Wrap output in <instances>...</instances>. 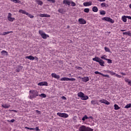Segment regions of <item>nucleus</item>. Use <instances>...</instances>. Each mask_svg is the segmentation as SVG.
Returning <instances> with one entry per match:
<instances>
[{
	"label": "nucleus",
	"mask_w": 131,
	"mask_h": 131,
	"mask_svg": "<svg viewBox=\"0 0 131 131\" xmlns=\"http://www.w3.org/2000/svg\"><path fill=\"white\" fill-rule=\"evenodd\" d=\"M106 61H107L108 64H112V60H111L110 59L107 58Z\"/></svg>",
	"instance_id": "37"
},
{
	"label": "nucleus",
	"mask_w": 131,
	"mask_h": 131,
	"mask_svg": "<svg viewBox=\"0 0 131 131\" xmlns=\"http://www.w3.org/2000/svg\"><path fill=\"white\" fill-rule=\"evenodd\" d=\"M82 81L83 82H88L90 80V78L89 77H84L81 78Z\"/></svg>",
	"instance_id": "12"
},
{
	"label": "nucleus",
	"mask_w": 131,
	"mask_h": 131,
	"mask_svg": "<svg viewBox=\"0 0 131 131\" xmlns=\"http://www.w3.org/2000/svg\"><path fill=\"white\" fill-rule=\"evenodd\" d=\"M99 101L101 103L105 104V105H110V102L104 99H101Z\"/></svg>",
	"instance_id": "9"
},
{
	"label": "nucleus",
	"mask_w": 131,
	"mask_h": 131,
	"mask_svg": "<svg viewBox=\"0 0 131 131\" xmlns=\"http://www.w3.org/2000/svg\"><path fill=\"white\" fill-rule=\"evenodd\" d=\"M7 19L8 21L10 22H13L14 21V20H15V18L12 17V13H9L8 15L7 16Z\"/></svg>",
	"instance_id": "8"
},
{
	"label": "nucleus",
	"mask_w": 131,
	"mask_h": 131,
	"mask_svg": "<svg viewBox=\"0 0 131 131\" xmlns=\"http://www.w3.org/2000/svg\"><path fill=\"white\" fill-rule=\"evenodd\" d=\"M2 107H3V108H10V107H11V105H10V104H2Z\"/></svg>",
	"instance_id": "24"
},
{
	"label": "nucleus",
	"mask_w": 131,
	"mask_h": 131,
	"mask_svg": "<svg viewBox=\"0 0 131 131\" xmlns=\"http://www.w3.org/2000/svg\"><path fill=\"white\" fill-rule=\"evenodd\" d=\"M100 15H106V11L102 10L100 12Z\"/></svg>",
	"instance_id": "35"
},
{
	"label": "nucleus",
	"mask_w": 131,
	"mask_h": 131,
	"mask_svg": "<svg viewBox=\"0 0 131 131\" xmlns=\"http://www.w3.org/2000/svg\"><path fill=\"white\" fill-rule=\"evenodd\" d=\"M78 22L79 24H81L82 25H83L84 24H86V21L84 20V19L81 18H79Z\"/></svg>",
	"instance_id": "10"
},
{
	"label": "nucleus",
	"mask_w": 131,
	"mask_h": 131,
	"mask_svg": "<svg viewBox=\"0 0 131 131\" xmlns=\"http://www.w3.org/2000/svg\"><path fill=\"white\" fill-rule=\"evenodd\" d=\"M84 12L85 13H89L90 12V9L89 8H85L84 10Z\"/></svg>",
	"instance_id": "42"
},
{
	"label": "nucleus",
	"mask_w": 131,
	"mask_h": 131,
	"mask_svg": "<svg viewBox=\"0 0 131 131\" xmlns=\"http://www.w3.org/2000/svg\"><path fill=\"white\" fill-rule=\"evenodd\" d=\"M128 19H130V20H131V16H128Z\"/></svg>",
	"instance_id": "58"
},
{
	"label": "nucleus",
	"mask_w": 131,
	"mask_h": 131,
	"mask_svg": "<svg viewBox=\"0 0 131 131\" xmlns=\"http://www.w3.org/2000/svg\"><path fill=\"white\" fill-rule=\"evenodd\" d=\"M18 12L19 13H21V14H24L25 15H28V12H26L25 10H23L22 9H20Z\"/></svg>",
	"instance_id": "20"
},
{
	"label": "nucleus",
	"mask_w": 131,
	"mask_h": 131,
	"mask_svg": "<svg viewBox=\"0 0 131 131\" xmlns=\"http://www.w3.org/2000/svg\"><path fill=\"white\" fill-rule=\"evenodd\" d=\"M69 77H71V74H69Z\"/></svg>",
	"instance_id": "60"
},
{
	"label": "nucleus",
	"mask_w": 131,
	"mask_h": 131,
	"mask_svg": "<svg viewBox=\"0 0 131 131\" xmlns=\"http://www.w3.org/2000/svg\"><path fill=\"white\" fill-rule=\"evenodd\" d=\"M39 16L41 18H43V17L49 18L51 16L50 15L47 14H40L39 15Z\"/></svg>",
	"instance_id": "14"
},
{
	"label": "nucleus",
	"mask_w": 131,
	"mask_h": 131,
	"mask_svg": "<svg viewBox=\"0 0 131 131\" xmlns=\"http://www.w3.org/2000/svg\"><path fill=\"white\" fill-rule=\"evenodd\" d=\"M91 103L93 104V105H96L97 104L98 105V102H97V100H93L91 101Z\"/></svg>",
	"instance_id": "29"
},
{
	"label": "nucleus",
	"mask_w": 131,
	"mask_h": 131,
	"mask_svg": "<svg viewBox=\"0 0 131 131\" xmlns=\"http://www.w3.org/2000/svg\"><path fill=\"white\" fill-rule=\"evenodd\" d=\"M27 129H30V130H34V128H29L28 127H25Z\"/></svg>",
	"instance_id": "44"
},
{
	"label": "nucleus",
	"mask_w": 131,
	"mask_h": 131,
	"mask_svg": "<svg viewBox=\"0 0 131 131\" xmlns=\"http://www.w3.org/2000/svg\"><path fill=\"white\" fill-rule=\"evenodd\" d=\"M124 80L125 81V82H128V81H129L130 80H129V79L127 78H125L124 79Z\"/></svg>",
	"instance_id": "45"
},
{
	"label": "nucleus",
	"mask_w": 131,
	"mask_h": 131,
	"mask_svg": "<svg viewBox=\"0 0 131 131\" xmlns=\"http://www.w3.org/2000/svg\"><path fill=\"white\" fill-rule=\"evenodd\" d=\"M38 85H39L40 86H42L43 85L48 86V83L47 82H40L38 83Z\"/></svg>",
	"instance_id": "15"
},
{
	"label": "nucleus",
	"mask_w": 131,
	"mask_h": 131,
	"mask_svg": "<svg viewBox=\"0 0 131 131\" xmlns=\"http://www.w3.org/2000/svg\"><path fill=\"white\" fill-rule=\"evenodd\" d=\"M34 58H35V59H36L37 61H38V58H37V57L35 56L34 57Z\"/></svg>",
	"instance_id": "54"
},
{
	"label": "nucleus",
	"mask_w": 131,
	"mask_h": 131,
	"mask_svg": "<svg viewBox=\"0 0 131 131\" xmlns=\"http://www.w3.org/2000/svg\"><path fill=\"white\" fill-rule=\"evenodd\" d=\"M63 4H64V5H68V6H70V4L71 2H70L69 0H63Z\"/></svg>",
	"instance_id": "18"
},
{
	"label": "nucleus",
	"mask_w": 131,
	"mask_h": 131,
	"mask_svg": "<svg viewBox=\"0 0 131 131\" xmlns=\"http://www.w3.org/2000/svg\"><path fill=\"white\" fill-rule=\"evenodd\" d=\"M17 72H19L20 71L19 70H16Z\"/></svg>",
	"instance_id": "63"
},
{
	"label": "nucleus",
	"mask_w": 131,
	"mask_h": 131,
	"mask_svg": "<svg viewBox=\"0 0 131 131\" xmlns=\"http://www.w3.org/2000/svg\"><path fill=\"white\" fill-rule=\"evenodd\" d=\"M60 81H69V78L63 77L60 79Z\"/></svg>",
	"instance_id": "19"
},
{
	"label": "nucleus",
	"mask_w": 131,
	"mask_h": 131,
	"mask_svg": "<svg viewBox=\"0 0 131 131\" xmlns=\"http://www.w3.org/2000/svg\"><path fill=\"white\" fill-rule=\"evenodd\" d=\"M130 107H131V103H129V104L126 105L124 106V108H125V109H128V108H130Z\"/></svg>",
	"instance_id": "31"
},
{
	"label": "nucleus",
	"mask_w": 131,
	"mask_h": 131,
	"mask_svg": "<svg viewBox=\"0 0 131 131\" xmlns=\"http://www.w3.org/2000/svg\"><path fill=\"white\" fill-rule=\"evenodd\" d=\"M26 59H29V60H34L35 57L32 55H30L26 57Z\"/></svg>",
	"instance_id": "21"
},
{
	"label": "nucleus",
	"mask_w": 131,
	"mask_h": 131,
	"mask_svg": "<svg viewBox=\"0 0 131 131\" xmlns=\"http://www.w3.org/2000/svg\"><path fill=\"white\" fill-rule=\"evenodd\" d=\"M85 119H90V118L86 116V115H84V117L82 118V120L84 121Z\"/></svg>",
	"instance_id": "26"
},
{
	"label": "nucleus",
	"mask_w": 131,
	"mask_h": 131,
	"mask_svg": "<svg viewBox=\"0 0 131 131\" xmlns=\"http://www.w3.org/2000/svg\"><path fill=\"white\" fill-rule=\"evenodd\" d=\"M29 96L30 99L32 100V99H34V98H36L39 96L38 91L36 90H30L29 92Z\"/></svg>",
	"instance_id": "1"
},
{
	"label": "nucleus",
	"mask_w": 131,
	"mask_h": 131,
	"mask_svg": "<svg viewBox=\"0 0 131 131\" xmlns=\"http://www.w3.org/2000/svg\"><path fill=\"white\" fill-rule=\"evenodd\" d=\"M89 118H91V119H93V117L90 116V117H89Z\"/></svg>",
	"instance_id": "59"
},
{
	"label": "nucleus",
	"mask_w": 131,
	"mask_h": 131,
	"mask_svg": "<svg viewBox=\"0 0 131 131\" xmlns=\"http://www.w3.org/2000/svg\"><path fill=\"white\" fill-rule=\"evenodd\" d=\"M79 131H93L94 129H92V128H90L89 127H86L85 125H81L79 128Z\"/></svg>",
	"instance_id": "3"
},
{
	"label": "nucleus",
	"mask_w": 131,
	"mask_h": 131,
	"mask_svg": "<svg viewBox=\"0 0 131 131\" xmlns=\"http://www.w3.org/2000/svg\"><path fill=\"white\" fill-rule=\"evenodd\" d=\"M76 80V79L74 78H69V81H75Z\"/></svg>",
	"instance_id": "39"
},
{
	"label": "nucleus",
	"mask_w": 131,
	"mask_h": 131,
	"mask_svg": "<svg viewBox=\"0 0 131 131\" xmlns=\"http://www.w3.org/2000/svg\"><path fill=\"white\" fill-rule=\"evenodd\" d=\"M128 84V85H130V86H131V81L129 82Z\"/></svg>",
	"instance_id": "57"
},
{
	"label": "nucleus",
	"mask_w": 131,
	"mask_h": 131,
	"mask_svg": "<svg viewBox=\"0 0 131 131\" xmlns=\"http://www.w3.org/2000/svg\"><path fill=\"white\" fill-rule=\"evenodd\" d=\"M51 75L52 77H54V78H56V79H60V75H57L56 73H52Z\"/></svg>",
	"instance_id": "16"
},
{
	"label": "nucleus",
	"mask_w": 131,
	"mask_h": 131,
	"mask_svg": "<svg viewBox=\"0 0 131 131\" xmlns=\"http://www.w3.org/2000/svg\"><path fill=\"white\" fill-rule=\"evenodd\" d=\"M130 81H131V80H130L127 82L128 84L129 82H130Z\"/></svg>",
	"instance_id": "64"
},
{
	"label": "nucleus",
	"mask_w": 131,
	"mask_h": 131,
	"mask_svg": "<svg viewBox=\"0 0 131 131\" xmlns=\"http://www.w3.org/2000/svg\"><path fill=\"white\" fill-rule=\"evenodd\" d=\"M92 11L93 12H98V7L95 6L93 8H92Z\"/></svg>",
	"instance_id": "28"
},
{
	"label": "nucleus",
	"mask_w": 131,
	"mask_h": 131,
	"mask_svg": "<svg viewBox=\"0 0 131 131\" xmlns=\"http://www.w3.org/2000/svg\"><path fill=\"white\" fill-rule=\"evenodd\" d=\"M94 73L95 74H99L100 75H102V76H103V77H107L108 78L110 77L108 75H104V74L100 73L98 71H95Z\"/></svg>",
	"instance_id": "11"
},
{
	"label": "nucleus",
	"mask_w": 131,
	"mask_h": 131,
	"mask_svg": "<svg viewBox=\"0 0 131 131\" xmlns=\"http://www.w3.org/2000/svg\"><path fill=\"white\" fill-rule=\"evenodd\" d=\"M104 50H105V52H107L108 53H110V49H109L108 48L105 47Z\"/></svg>",
	"instance_id": "38"
},
{
	"label": "nucleus",
	"mask_w": 131,
	"mask_h": 131,
	"mask_svg": "<svg viewBox=\"0 0 131 131\" xmlns=\"http://www.w3.org/2000/svg\"><path fill=\"white\" fill-rule=\"evenodd\" d=\"M105 71L107 73H110L111 74V75H112V76L116 75V73H115L113 71Z\"/></svg>",
	"instance_id": "22"
},
{
	"label": "nucleus",
	"mask_w": 131,
	"mask_h": 131,
	"mask_svg": "<svg viewBox=\"0 0 131 131\" xmlns=\"http://www.w3.org/2000/svg\"><path fill=\"white\" fill-rule=\"evenodd\" d=\"M39 97H42V98H47V95L45 94H41L39 95Z\"/></svg>",
	"instance_id": "36"
},
{
	"label": "nucleus",
	"mask_w": 131,
	"mask_h": 131,
	"mask_svg": "<svg viewBox=\"0 0 131 131\" xmlns=\"http://www.w3.org/2000/svg\"><path fill=\"white\" fill-rule=\"evenodd\" d=\"M48 2H51L53 4H55V3H56V1L55 0H48Z\"/></svg>",
	"instance_id": "46"
},
{
	"label": "nucleus",
	"mask_w": 131,
	"mask_h": 131,
	"mask_svg": "<svg viewBox=\"0 0 131 131\" xmlns=\"http://www.w3.org/2000/svg\"><path fill=\"white\" fill-rule=\"evenodd\" d=\"M7 121L8 122H15V119H13L11 120L10 121L8 120Z\"/></svg>",
	"instance_id": "48"
},
{
	"label": "nucleus",
	"mask_w": 131,
	"mask_h": 131,
	"mask_svg": "<svg viewBox=\"0 0 131 131\" xmlns=\"http://www.w3.org/2000/svg\"><path fill=\"white\" fill-rule=\"evenodd\" d=\"M11 2H13V3H15V4H20V3H21L20 1L18 0H11Z\"/></svg>",
	"instance_id": "30"
},
{
	"label": "nucleus",
	"mask_w": 131,
	"mask_h": 131,
	"mask_svg": "<svg viewBox=\"0 0 131 131\" xmlns=\"http://www.w3.org/2000/svg\"><path fill=\"white\" fill-rule=\"evenodd\" d=\"M57 115L63 118H68V117H69V115L66 113H57Z\"/></svg>",
	"instance_id": "7"
},
{
	"label": "nucleus",
	"mask_w": 131,
	"mask_h": 131,
	"mask_svg": "<svg viewBox=\"0 0 131 131\" xmlns=\"http://www.w3.org/2000/svg\"><path fill=\"white\" fill-rule=\"evenodd\" d=\"M123 34H124L125 35H129V36L131 35L130 32H124L123 33Z\"/></svg>",
	"instance_id": "32"
},
{
	"label": "nucleus",
	"mask_w": 131,
	"mask_h": 131,
	"mask_svg": "<svg viewBox=\"0 0 131 131\" xmlns=\"http://www.w3.org/2000/svg\"><path fill=\"white\" fill-rule=\"evenodd\" d=\"M36 113H38L39 114H40V111L36 110Z\"/></svg>",
	"instance_id": "53"
},
{
	"label": "nucleus",
	"mask_w": 131,
	"mask_h": 131,
	"mask_svg": "<svg viewBox=\"0 0 131 131\" xmlns=\"http://www.w3.org/2000/svg\"><path fill=\"white\" fill-rule=\"evenodd\" d=\"M12 111H13V112H15V113H17V111L16 110H12Z\"/></svg>",
	"instance_id": "56"
},
{
	"label": "nucleus",
	"mask_w": 131,
	"mask_h": 131,
	"mask_svg": "<svg viewBox=\"0 0 131 131\" xmlns=\"http://www.w3.org/2000/svg\"><path fill=\"white\" fill-rule=\"evenodd\" d=\"M9 33H13V31L5 32L3 33L2 35H6V34H9Z\"/></svg>",
	"instance_id": "34"
},
{
	"label": "nucleus",
	"mask_w": 131,
	"mask_h": 131,
	"mask_svg": "<svg viewBox=\"0 0 131 131\" xmlns=\"http://www.w3.org/2000/svg\"><path fill=\"white\" fill-rule=\"evenodd\" d=\"M102 20L103 21H106V22H110V23H112L113 24L114 23V20L112 19L111 17H104L102 18Z\"/></svg>",
	"instance_id": "6"
},
{
	"label": "nucleus",
	"mask_w": 131,
	"mask_h": 131,
	"mask_svg": "<svg viewBox=\"0 0 131 131\" xmlns=\"http://www.w3.org/2000/svg\"><path fill=\"white\" fill-rule=\"evenodd\" d=\"M121 31L123 32V31H125V30H121Z\"/></svg>",
	"instance_id": "62"
},
{
	"label": "nucleus",
	"mask_w": 131,
	"mask_h": 131,
	"mask_svg": "<svg viewBox=\"0 0 131 131\" xmlns=\"http://www.w3.org/2000/svg\"><path fill=\"white\" fill-rule=\"evenodd\" d=\"M36 2L39 6H42V5H43V3L40 0H36Z\"/></svg>",
	"instance_id": "25"
},
{
	"label": "nucleus",
	"mask_w": 131,
	"mask_h": 131,
	"mask_svg": "<svg viewBox=\"0 0 131 131\" xmlns=\"http://www.w3.org/2000/svg\"><path fill=\"white\" fill-rule=\"evenodd\" d=\"M101 6L102 8H107V7H109V6L108 5V4L105 3H102L101 4Z\"/></svg>",
	"instance_id": "23"
},
{
	"label": "nucleus",
	"mask_w": 131,
	"mask_h": 131,
	"mask_svg": "<svg viewBox=\"0 0 131 131\" xmlns=\"http://www.w3.org/2000/svg\"><path fill=\"white\" fill-rule=\"evenodd\" d=\"M92 5H93V3L91 1L88 2H84L83 3V6L84 7H90V6H92Z\"/></svg>",
	"instance_id": "13"
},
{
	"label": "nucleus",
	"mask_w": 131,
	"mask_h": 131,
	"mask_svg": "<svg viewBox=\"0 0 131 131\" xmlns=\"http://www.w3.org/2000/svg\"><path fill=\"white\" fill-rule=\"evenodd\" d=\"M39 34L43 39H47L48 37H50L49 35L46 34V33L43 32L42 30H39Z\"/></svg>",
	"instance_id": "5"
},
{
	"label": "nucleus",
	"mask_w": 131,
	"mask_h": 131,
	"mask_svg": "<svg viewBox=\"0 0 131 131\" xmlns=\"http://www.w3.org/2000/svg\"><path fill=\"white\" fill-rule=\"evenodd\" d=\"M98 2H106V0H97Z\"/></svg>",
	"instance_id": "52"
},
{
	"label": "nucleus",
	"mask_w": 131,
	"mask_h": 131,
	"mask_svg": "<svg viewBox=\"0 0 131 131\" xmlns=\"http://www.w3.org/2000/svg\"><path fill=\"white\" fill-rule=\"evenodd\" d=\"M129 7L130 9H131V4H130V5H129Z\"/></svg>",
	"instance_id": "61"
},
{
	"label": "nucleus",
	"mask_w": 131,
	"mask_h": 131,
	"mask_svg": "<svg viewBox=\"0 0 131 131\" xmlns=\"http://www.w3.org/2000/svg\"><path fill=\"white\" fill-rule=\"evenodd\" d=\"M1 54H3V55H6V56H8V52H7L5 50H3L1 52Z\"/></svg>",
	"instance_id": "33"
},
{
	"label": "nucleus",
	"mask_w": 131,
	"mask_h": 131,
	"mask_svg": "<svg viewBox=\"0 0 131 131\" xmlns=\"http://www.w3.org/2000/svg\"><path fill=\"white\" fill-rule=\"evenodd\" d=\"M58 12H59V13H63V9H59L58 10Z\"/></svg>",
	"instance_id": "49"
},
{
	"label": "nucleus",
	"mask_w": 131,
	"mask_h": 131,
	"mask_svg": "<svg viewBox=\"0 0 131 131\" xmlns=\"http://www.w3.org/2000/svg\"><path fill=\"white\" fill-rule=\"evenodd\" d=\"M71 6H72V7H75V6H76V4H75V3H74L73 2H71Z\"/></svg>",
	"instance_id": "43"
},
{
	"label": "nucleus",
	"mask_w": 131,
	"mask_h": 131,
	"mask_svg": "<svg viewBox=\"0 0 131 131\" xmlns=\"http://www.w3.org/2000/svg\"><path fill=\"white\" fill-rule=\"evenodd\" d=\"M35 130H36V131H39V130H40L39 129V128L37 126V127H35Z\"/></svg>",
	"instance_id": "50"
},
{
	"label": "nucleus",
	"mask_w": 131,
	"mask_h": 131,
	"mask_svg": "<svg viewBox=\"0 0 131 131\" xmlns=\"http://www.w3.org/2000/svg\"><path fill=\"white\" fill-rule=\"evenodd\" d=\"M78 96L79 97V98H81V100H83L84 101L88 100L89 99V96L84 95V94H83L82 92L78 93Z\"/></svg>",
	"instance_id": "4"
},
{
	"label": "nucleus",
	"mask_w": 131,
	"mask_h": 131,
	"mask_svg": "<svg viewBox=\"0 0 131 131\" xmlns=\"http://www.w3.org/2000/svg\"><path fill=\"white\" fill-rule=\"evenodd\" d=\"M114 107L115 110H119V109H120V107H119V106H118L117 104H115Z\"/></svg>",
	"instance_id": "27"
},
{
	"label": "nucleus",
	"mask_w": 131,
	"mask_h": 131,
	"mask_svg": "<svg viewBox=\"0 0 131 131\" xmlns=\"http://www.w3.org/2000/svg\"><path fill=\"white\" fill-rule=\"evenodd\" d=\"M61 99L62 100H67V99L64 96L61 97Z\"/></svg>",
	"instance_id": "51"
},
{
	"label": "nucleus",
	"mask_w": 131,
	"mask_h": 131,
	"mask_svg": "<svg viewBox=\"0 0 131 131\" xmlns=\"http://www.w3.org/2000/svg\"><path fill=\"white\" fill-rule=\"evenodd\" d=\"M121 74H122V75H126L125 73H121Z\"/></svg>",
	"instance_id": "55"
},
{
	"label": "nucleus",
	"mask_w": 131,
	"mask_h": 131,
	"mask_svg": "<svg viewBox=\"0 0 131 131\" xmlns=\"http://www.w3.org/2000/svg\"><path fill=\"white\" fill-rule=\"evenodd\" d=\"M128 16H125L123 15L122 16V20L124 22H126L127 21V18H128Z\"/></svg>",
	"instance_id": "17"
},
{
	"label": "nucleus",
	"mask_w": 131,
	"mask_h": 131,
	"mask_svg": "<svg viewBox=\"0 0 131 131\" xmlns=\"http://www.w3.org/2000/svg\"><path fill=\"white\" fill-rule=\"evenodd\" d=\"M93 61H95L96 62H98L100 66L104 67L105 66V61L100 58V57H96L93 58Z\"/></svg>",
	"instance_id": "2"
},
{
	"label": "nucleus",
	"mask_w": 131,
	"mask_h": 131,
	"mask_svg": "<svg viewBox=\"0 0 131 131\" xmlns=\"http://www.w3.org/2000/svg\"><path fill=\"white\" fill-rule=\"evenodd\" d=\"M107 56L106 55H103V56L101 57V59H102V60H107V58H106Z\"/></svg>",
	"instance_id": "40"
},
{
	"label": "nucleus",
	"mask_w": 131,
	"mask_h": 131,
	"mask_svg": "<svg viewBox=\"0 0 131 131\" xmlns=\"http://www.w3.org/2000/svg\"><path fill=\"white\" fill-rule=\"evenodd\" d=\"M27 16H28V17H29V18H31V19H32L33 18H34V16L29 13H28V14H27Z\"/></svg>",
	"instance_id": "41"
},
{
	"label": "nucleus",
	"mask_w": 131,
	"mask_h": 131,
	"mask_svg": "<svg viewBox=\"0 0 131 131\" xmlns=\"http://www.w3.org/2000/svg\"><path fill=\"white\" fill-rule=\"evenodd\" d=\"M116 76V77H118V78H121V77H122L121 75H118L117 74H116V76Z\"/></svg>",
	"instance_id": "47"
}]
</instances>
